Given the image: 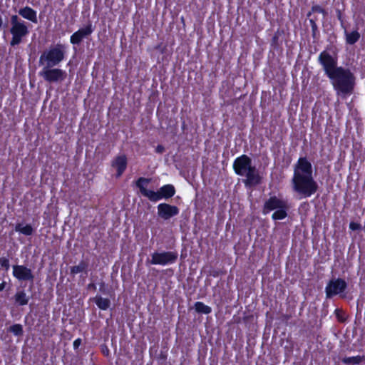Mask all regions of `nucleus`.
I'll use <instances>...</instances> for the list:
<instances>
[{"label": "nucleus", "instance_id": "7ed1b4c3", "mask_svg": "<svg viewBox=\"0 0 365 365\" xmlns=\"http://www.w3.org/2000/svg\"><path fill=\"white\" fill-rule=\"evenodd\" d=\"M233 168L236 174L245 177L244 180L247 186H254L259 183L260 176L252 160L246 155L237 158L233 163Z\"/></svg>", "mask_w": 365, "mask_h": 365}, {"label": "nucleus", "instance_id": "6e6552de", "mask_svg": "<svg viewBox=\"0 0 365 365\" xmlns=\"http://www.w3.org/2000/svg\"><path fill=\"white\" fill-rule=\"evenodd\" d=\"M319 61L322 66L327 77L331 75L339 66H337V57L331 55L327 51H322L319 56Z\"/></svg>", "mask_w": 365, "mask_h": 365}, {"label": "nucleus", "instance_id": "0eeeda50", "mask_svg": "<svg viewBox=\"0 0 365 365\" xmlns=\"http://www.w3.org/2000/svg\"><path fill=\"white\" fill-rule=\"evenodd\" d=\"M53 67L54 66H42L39 72V76L49 83L63 81L66 77V71Z\"/></svg>", "mask_w": 365, "mask_h": 365}, {"label": "nucleus", "instance_id": "4468645a", "mask_svg": "<svg viewBox=\"0 0 365 365\" xmlns=\"http://www.w3.org/2000/svg\"><path fill=\"white\" fill-rule=\"evenodd\" d=\"M93 31V29L91 24H88L83 28L80 29L71 36V43L73 44H78L83 38L91 35Z\"/></svg>", "mask_w": 365, "mask_h": 365}, {"label": "nucleus", "instance_id": "f8f14e48", "mask_svg": "<svg viewBox=\"0 0 365 365\" xmlns=\"http://www.w3.org/2000/svg\"><path fill=\"white\" fill-rule=\"evenodd\" d=\"M13 275L21 281L33 280L34 279L31 270L24 265H14Z\"/></svg>", "mask_w": 365, "mask_h": 365}, {"label": "nucleus", "instance_id": "9b49d317", "mask_svg": "<svg viewBox=\"0 0 365 365\" xmlns=\"http://www.w3.org/2000/svg\"><path fill=\"white\" fill-rule=\"evenodd\" d=\"M158 213L163 219L168 220L170 217L177 215L179 213V209L174 205L161 203L158 206Z\"/></svg>", "mask_w": 365, "mask_h": 365}, {"label": "nucleus", "instance_id": "20e7f679", "mask_svg": "<svg viewBox=\"0 0 365 365\" xmlns=\"http://www.w3.org/2000/svg\"><path fill=\"white\" fill-rule=\"evenodd\" d=\"M66 46L57 43L46 49L39 57V65L41 66H56L65 58Z\"/></svg>", "mask_w": 365, "mask_h": 365}, {"label": "nucleus", "instance_id": "39448f33", "mask_svg": "<svg viewBox=\"0 0 365 365\" xmlns=\"http://www.w3.org/2000/svg\"><path fill=\"white\" fill-rule=\"evenodd\" d=\"M148 183V180L141 178L138 180L137 186L139 187L140 193L151 201H158L162 198H169L175 195V187L172 185H163L158 191L155 192L146 188Z\"/></svg>", "mask_w": 365, "mask_h": 365}, {"label": "nucleus", "instance_id": "c756f323", "mask_svg": "<svg viewBox=\"0 0 365 365\" xmlns=\"http://www.w3.org/2000/svg\"><path fill=\"white\" fill-rule=\"evenodd\" d=\"M5 286H6V283L4 282H1L0 284V291H2L5 288Z\"/></svg>", "mask_w": 365, "mask_h": 365}, {"label": "nucleus", "instance_id": "f3484780", "mask_svg": "<svg viewBox=\"0 0 365 365\" xmlns=\"http://www.w3.org/2000/svg\"><path fill=\"white\" fill-rule=\"evenodd\" d=\"M94 302L98 307L103 310H106L110 307V300L101 296H96L93 298Z\"/></svg>", "mask_w": 365, "mask_h": 365}, {"label": "nucleus", "instance_id": "aec40b11", "mask_svg": "<svg viewBox=\"0 0 365 365\" xmlns=\"http://www.w3.org/2000/svg\"><path fill=\"white\" fill-rule=\"evenodd\" d=\"M195 309L196 312L202 314H210L212 311L209 306L200 302H197L195 304Z\"/></svg>", "mask_w": 365, "mask_h": 365}, {"label": "nucleus", "instance_id": "393cba45", "mask_svg": "<svg viewBox=\"0 0 365 365\" xmlns=\"http://www.w3.org/2000/svg\"><path fill=\"white\" fill-rule=\"evenodd\" d=\"M11 332H12L16 336L21 335L23 333V328L21 324H16L11 326L9 328Z\"/></svg>", "mask_w": 365, "mask_h": 365}, {"label": "nucleus", "instance_id": "dca6fc26", "mask_svg": "<svg viewBox=\"0 0 365 365\" xmlns=\"http://www.w3.org/2000/svg\"><path fill=\"white\" fill-rule=\"evenodd\" d=\"M19 14L33 23H37L38 21L36 11L29 6L20 9L19 10Z\"/></svg>", "mask_w": 365, "mask_h": 365}, {"label": "nucleus", "instance_id": "4be33fe9", "mask_svg": "<svg viewBox=\"0 0 365 365\" xmlns=\"http://www.w3.org/2000/svg\"><path fill=\"white\" fill-rule=\"evenodd\" d=\"M287 206L286 207H282L277 210L272 214V219L274 220H280L284 219L287 217Z\"/></svg>", "mask_w": 365, "mask_h": 365}, {"label": "nucleus", "instance_id": "cd10ccee", "mask_svg": "<svg viewBox=\"0 0 365 365\" xmlns=\"http://www.w3.org/2000/svg\"><path fill=\"white\" fill-rule=\"evenodd\" d=\"M312 11L314 12H318V13L324 14V9L322 7H320L319 6H313Z\"/></svg>", "mask_w": 365, "mask_h": 365}, {"label": "nucleus", "instance_id": "9d476101", "mask_svg": "<svg viewBox=\"0 0 365 365\" xmlns=\"http://www.w3.org/2000/svg\"><path fill=\"white\" fill-rule=\"evenodd\" d=\"M346 287V283L341 279H333L329 282L326 287L327 297H331L343 292Z\"/></svg>", "mask_w": 365, "mask_h": 365}, {"label": "nucleus", "instance_id": "f03ea898", "mask_svg": "<svg viewBox=\"0 0 365 365\" xmlns=\"http://www.w3.org/2000/svg\"><path fill=\"white\" fill-rule=\"evenodd\" d=\"M328 78L338 96H346L352 93L355 86V76L349 68L339 66Z\"/></svg>", "mask_w": 365, "mask_h": 365}, {"label": "nucleus", "instance_id": "a211bd4d", "mask_svg": "<svg viewBox=\"0 0 365 365\" xmlns=\"http://www.w3.org/2000/svg\"><path fill=\"white\" fill-rule=\"evenodd\" d=\"M15 230L16 232L22 233L25 235H31L33 233V228L30 225L18 224Z\"/></svg>", "mask_w": 365, "mask_h": 365}, {"label": "nucleus", "instance_id": "423d86ee", "mask_svg": "<svg viewBox=\"0 0 365 365\" xmlns=\"http://www.w3.org/2000/svg\"><path fill=\"white\" fill-rule=\"evenodd\" d=\"M9 31L12 36L10 41L12 46L20 44L29 33L27 24L16 15L11 17Z\"/></svg>", "mask_w": 365, "mask_h": 365}, {"label": "nucleus", "instance_id": "b1692460", "mask_svg": "<svg viewBox=\"0 0 365 365\" xmlns=\"http://www.w3.org/2000/svg\"><path fill=\"white\" fill-rule=\"evenodd\" d=\"M342 361L346 364H359L361 361V357L360 356L346 357Z\"/></svg>", "mask_w": 365, "mask_h": 365}, {"label": "nucleus", "instance_id": "f257e3e1", "mask_svg": "<svg viewBox=\"0 0 365 365\" xmlns=\"http://www.w3.org/2000/svg\"><path fill=\"white\" fill-rule=\"evenodd\" d=\"M312 173L311 163L305 158H300L294 165L292 182L294 191L301 197H309L318 189V185L314 180Z\"/></svg>", "mask_w": 365, "mask_h": 365}, {"label": "nucleus", "instance_id": "ddd939ff", "mask_svg": "<svg viewBox=\"0 0 365 365\" xmlns=\"http://www.w3.org/2000/svg\"><path fill=\"white\" fill-rule=\"evenodd\" d=\"M287 202L277 198V197H271L267 200L264 205L263 212L267 214L272 210H278L282 207H286Z\"/></svg>", "mask_w": 365, "mask_h": 365}, {"label": "nucleus", "instance_id": "5701e85b", "mask_svg": "<svg viewBox=\"0 0 365 365\" xmlns=\"http://www.w3.org/2000/svg\"><path fill=\"white\" fill-rule=\"evenodd\" d=\"M346 42L348 43L354 44L359 40L360 35L357 31H354L351 33H346Z\"/></svg>", "mask_w": 365, "mask_h": 365}, {"label": "nucleus", "instance_id": "bb28decb", "mask_svg": "<svg viewBox=\"0 0 365 365\" xmlns=\"http://www.w3.org/2000/svg\"><path fill=\"white\" fill-rule=\"evenodd\" d=\"M349 228L351 230H359L360 228V225L359 223H356V222H351L349 224Z\"/></svg>", "mask_w": 365, "mask_h": 365}, {"label": "nucleus", "instance_id": "412c9836", "mask_svg": "<svg viewBox=\"0 0 365 365\" xmlns=\"http://www.w3.org/2000/svg\"><path fill=\"white\" fill-rule=\"evenodd\" d=\"M88 267V264L81 261L78 265L71 267V272L73 274H76L83 272H86Z\"/></svg>", "mask_w": 365, "mask_h": 365}, {"label": "nucleus", "instance_id": "c85d7f7f", "mask_svg": "<svg viewBox=\"0 0 365 365\" xmlns=\"http://www.w3.org/2000/svg\"><path fill=\"white\" fill-rule=\"evenodd\" d=\"M81 339H76L73 341V347H74V349L78 348V346L81 345Z\"/></svg>", "mask_w": 365, "mask_h": 365}, {"label": "nucleus", "instance_id": "a878e982", "mask_svg": "<svg viewBox=\"0 0 365 365\" xmlns=\"http://www.w3.org/2000/svg\"><path fill=\"white\" fill-rule=\"evenodd\" d=\"M0 265H1V267L5 268V269L7 271L9 269V259L6 257L0 258Z\"/></svg>", "mask_w": 365, "mask_h": 365}, {"label": "nucleus", "instance_id": "6ab92c4d", "mask_svg": "<svg viewBox=\"0 0 365 365\" xmlns=\"http://www.w3.org/2000/svg\"><path fill=\"white\" fill-rule=\"evenodd\" d=\"M15 300L19 305H26L29 302V297L24 291L18 292L15 294Z\"/></svg>", "mask_w": 365, "mask_h": 365}, {"label": "nucleus", "instance_id": "2eb2a0df", "mask_svg": "<svg viewBox=\"0 0 365 365\" xmlns=\"http://www.w3.org/2000/svg\"><path fill=\"white\" fill-rule=\"evenodd\" d=\"M128 160L125 155L122 154L116 156L112 161L111 166L116 170V177L122 175L127 168Z\"/></svg>", "mask_w": 365, "mask_h": 365}, {"label": "nucleus", "instance_id": "1a4fd4ad", "mask_svg": "<svg viewBox=\"0 0 365 365\" xmlns=\"http://www.w3.org/2000/svg\"><path fill=\"white\" fill-rule=\"evenodd\" d=\"M178 258L177 252H154L151 255V264H159L165 266L174 263Z\"/></svg>", "mask_w": 365, "mask_h": 365}]
</instances>
